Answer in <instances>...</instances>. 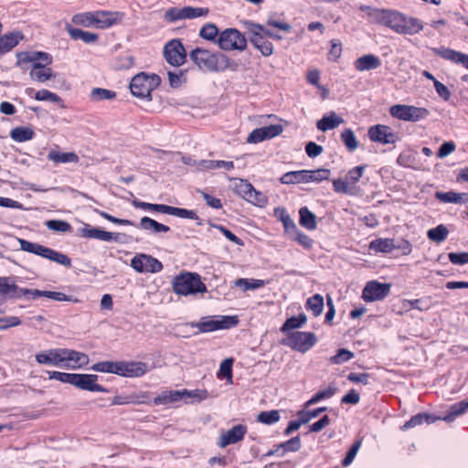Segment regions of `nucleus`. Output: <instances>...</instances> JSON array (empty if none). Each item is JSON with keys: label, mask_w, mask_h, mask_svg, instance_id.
<instances>
[{"label": "nucleus", "mask_w": 468, "mask_h": 468, "mask_svg": "<svg viewBox=\"0 0 468 468\" xmlns=\"http://www.w3.org/2000/svg\"><path fill=\"white\" fill-rule=\"evenodd\" d=\"M56 76L51 68L43 64H33L29 72L30 79L40 83L53 80Z\"/></svg>", "instance_id": "24"}, {"label": "nucleus", "mask_w": 468, "mask_h": 468, "mask_svg": "<svg viewBox=\"0 0 468 468\" xmlns=\"http://www.w3.org/2000/svg\"><path fill=\"white\" fill-rule=\"evenodd\" d=\"M176 294L188 296L198 292H205L207 287L200 276L195 272L184 271L175 276L171 282Z\"/></svg>", "instance_id": "3"}, {"label": "nucleus", "mask_w": 468, "mask_h": 468, "mask_svg": "<svg viewBox=\"0 0 468 468\" xmlns=\"http://www.w3.org/2000/svg\"><path fill=\"white\" fill-rule=\"evenodd\" d=\"M164 214L176 216L181 218H190L194 220H197V225L201 226L202 221L199 219L198 216L194 210H188L186 208L176 207L172 206L165 205Z\"/></svg>", "instance_id": "32"}, {"label": "nucleus", "mask_w": 468, "mask_h": 468, "mask_svg": "<svg viewBox=\"0 0 468 468\" xmlns=\"http://www.w3.org/2000/svg\"><path fill=\"white\" fill-rule=\"evenodd\" d=\"M46 226L48 229L57 231V232H69L71 230V226L69 223L64 220L59 219H51L46 222Z\"/></svg>", "instance_id": "57"}, {"label": "nucleus", "mask_w": 468, "mask_h": 468, "mask_svg": "<svg viewBox=\"0 0 468 468\" xmlns=\"http://www.w3.org/2000/svg\"><path fill=\"white\" fill-rule=\"evenodd\" d=\"M34 99L37 101H49L54 103H60L62 101L61 98L54 93L49 91L48 90H40L37 91L34 95Z\"/></svg>", "instance_id": "59"}, {"label": "nucleus", "mask_w": 468, "mask_h": 468, "mask_svg": "<svg viewBox=\"0 0 468 468\" xmlns=\"http://www.w3.org/2000/svg\"><path fill=\"white\" fill-rule=\"evenodd\" d=\"M435 197L443 203L462 204V203L468 202V194L467 193H455L452 191L436 192Z\"/></svg>", "instance_id": "30"}, {"label": "nucleus", "mask_w": 468, "mask_h": 468, "mask_svg": "<svg viewBox=\"0 0 468 468\" xmlns=\"http://www.w3.org/2000/svg\"><path fill=\"white\" fill-rule=\"evenodd\" d=\"M34 131L27 126H19L11 130L10 137L16 142H27L34 137Z\"/></svg>", "instance_id": "38"}, {"label": "nucleus", "mask_w": 468, "mask_h": 468, "mask_svg": "<svg viewBox=\"0 0 468 468\" xmlns=\"http://www.w3.org/2000/svg\"><path fill=\"white\" fill-rule=\"evenodd\" d=\"M430 115V111L426 108L408 106L407 122H418L426 119Z\"/></svg>", "instance_id": "45"}, {"label": "nucleus", "mask_w": 468, "mask_h": 468, "mask_svg": "<svg viewBox=\"0 0 468 468\" xmlns=\"http://www.w3.org/2000/svg\"><path fill=\"white\" fill-rule=\"evenodd\" d=\"M369 249L375 252L389 253L396 249V243L392 239H376L369 243Z\"/></svg>", "instance_id": "34"}, {"label": "nucleus", "mask_w": 468, "mask_h": 468, "mask_svg": "<svg viewBox=\"0 0 468 468\" xmlns=\"http://www.w3.org/2000/svg\"><path fill=\"white\" fill-rule=\"evenodd\" d=\"M43 58L44 59L49 60V58L48 57V53L41 52V51H35V52H21L17 53V65H21L22 63L30 62L33 64H39L38 58Z\"/></svg>", "instance_id": "41"}, {"label": "nucleus", "mask_w": 468, "mask_h": 468, "mask_svg": "<svg viewBox=\"0 0 468 468\" xmlns=\"http://www.w3.org/2000/svg\"><path fill=\"white\" fill-rule=\"evenodd\" d=\"M274 214L282 222L284 230L287 235H289L291 232L296 231L297 226L291 216L287 213L285 208L277 207L274 210Z\"/></svg>", "instance_id": "36"}, {"label": "nucleus", "mask_w": 468, "mask_h": 468, "mask_svg": "<svg viewBox=\"0 0 468 468\" xmlns=\"http://www.w3.org/2000/svg\"><path fill=\"white\" fill-rule=\"evenodd\" d=\"M279 410H272L269 411H261L257 416V420L262 424L271 425L280 420Z\"/></svg>", "instance_id": "51"}, {"label": "nucleus", "mask_w": 468, "mask_h": 468, "mask_svg": "<svg viewBox=\"0 0 468 468\" xmlns=\"http://www.w3.org/2000/svg\"><path fill=\"white\" fill-rule=\"evenodd\" d=\"M219 48L223 50L243 51L247 48L246 37L236 28L223 30L217 39Z\"/></svg>", "instance_id": "9"}, {"label": "nucleus", "mask_w": 468, "mask_h": 468, "mask_svg": "<svg viewBox=\"0 0 468 468\" xmlns=\"http://www.w3.org/2000/svg\"><path fill=\"white\" fill-rule=\"evenodd\" d=\"M89 361V356L84 353L69 348H60L57 367L74 370L87 366Z\"/></svg>", "instance_id": "10"}, {"label": "nucleus", "mask_w": 468, "mask_h": 468, "mask_svg": "<svg viewBox=\"0 0 468 468\" xmlns=\"http://www.w3.org/2000/svg\"><path fill=\"white\" fill-rule=\"evenodd\" d=\"M91 369L93 371L97 372H104V373H112L118 375V369H119V361L113 362V361H103L94 364L91 367Z\"/></svg>", "instance_id": "52"}, {"label": "nucleus", "mask_w": 468, "mask_h": 468, "mask_svg": "<svg viewBox=\"0 0 468 468\" xmlns=\"http://www.w3.org/2000/svg\"><path fill=\"white\" fill-rule=\"evenodd\" d=\"M232 365L233 358L224 359L219 366V374L226 378L229 383H232Z\"/></svg>", "instance_id": "62"}, {"label": "nucleus", "mask_w": 468, "mask_h": 468, "mask_svg": "<svg viewBox=\"0 0 468 468\" xmlns=\"http://www.w3.org/2000/svg\"><path fill=\"white\" fill-rule=\"evenodd\" d=\"M300 436L292 437V439L279 444V448L282 449L283 453L287 452H297L301 448Z\"/></svg>", "instance_id": "63"}, {"label": "nucleus", "mask_w": 468, "mask_h": 468, "mask_svg": "<svg viewBox=\"0 0 468 468\" xmlns=\"http://www.w3.org/2000/svg\"><path fill=\"white\" fill-rule=\"evenodd\" d=\"M283 132L281 124H271L254 129L248 136L247 142L250 144H258L264 140L274 138Z\"/></svg>", "instance_id": "18"}, {"label": "nucleus", "mask_w": 468, "mask_h": 468, "mask_svg": "<svg viewBox=\"0 0 468 468\" xmlns=\"http://www.w3.org/2000/svg\"><path fill=\"white\" fill-rule=\"evenodd\" d=\"M289 236L306 250H310L314 246V240L308 235L299 230L298 228H296L295 232H291Z\"/></svg>", "instance_id": "50"}, {"label": "nucleus", "mask_w": 468, "mask_h": 468, "mask_svg": "<svg viewBox=\"0 0 468 468\" xmlns=\"http://www.w3.org/2000/svg\"><path fill=\"white\" fill-rule=\"evenodd\" d=\"M368 137L372 142L382 144H392L399 141V135L389 126L378 124L368 130Z\"/></svg>", "instance_id": "16"}, {"label": "nucleus", "mask_w": 468, "mask_h": 468, "mask_svg": "<svg viewBox=\"0 0 468 468\" xmlns=\"http://www.w3.org/2000/svg\"><path fill=\"white\" fill-rule=\"evenodd\" d=\"M376 24L387 27L400 35H415L423 29L422 22L390 9H381Z\"/></svg>", "instance_id": "1"}, {"label": "nucleus", "mask_w": 468, "mask_h": 468, "mask_svg": "<svg viewBox=\"0 0 468 468\" xmlns=\"http://www.w3.org/2000/svg\"><path fill=\"white\" fill-rule=\"evenodd\" d=\"M336 390H337L336 388H335L333 386H329L326 389L318 391L308 401L305 402L304 407L308 408V407L319 402L322 399H329V398L333 397L335 394Z\"/></svg>", "instance_id": "48"}, {"label": "nucleus", "mask_w": 468, "mask_h": 468, "mask_svg": "<svg viewBox=\"0 0 468 468\" xmlns=\"http://www.w3.org/2000/svg\"><path fill=\"white\" fill-rule=\"evenodd\" d=\"M333 187L336 193L346 194L350 196H356L359 192V188L356 186H349L346 179H334Z\"/></svg>", "instance_id": "39"}, {"label": "nucleus", "mask_w": 468, "mask_h": 468, "mask_svg": "<svg viewBox=\"0 0 468 468\" xmlns=\"http://www.w3.org/2000/svg\"><path fill=\"white\" fill-rule=\"evenodd\" d=\"M148 370L147 364L139 361H119L118 375L125 378H138Z\"/></svg>", "instance_id": "21"}, {"label": "nucleus", "mask_w": 468, "mask_h": 468, "mask_svg": "<svg viewBox=\"0 0 468 468\" xmlns=\"http://www.w3.org/2000/svg\"><path fill=\"white\" fill-rule=\"evenodd\" d=\"M48 160L55 164L78 163L80 158L74 152L63 153L57 150H50L48 154Z\"/></svg>", "instance_id": "28"}, {"label": "nucleus", "mask_w": 468, "mask_h": 468, "mask_svg": "<svg viewBox=\"0 0 468 468\" xmlns=\"http://www.w3.org/2000/svg\"><path fill=\"white\" fill-rule=\"evenodd\" d=\"M341 139L349 152H353L358 147V141L351 129H346L341 133Z\"/></svg>", "instance_id": "53"}, {"label": "nucleus", "mask_w": 468, "mask_h": 468, "mask_svg": "<svg viewBox=\"0 0 468 468\" xmlns=\"http://www.w3.org/2000/svg\"><path fill=\"white\" fill-rule=\"evenodd\" d=\"M72 22L76 25L83 27H90L94 25V12H86L73 16Z\"/></svg>", "instance_id": "56"}, {"label": "nucleus", "mask_w": 468, "mask_h": 468, "mask_svg": "<svg viewBox=\"0 0 468 468\" xmlns=\"http://www.w3.org/2000/svg\"><path fill=\"white\" fill-rule=\"evenodd\" d=\"M81 236L87 239H94L102 241L115 240L119 241L121 236H124L121 233L109 232L97 228H90L86 226L80 229Z\"/></svg>", "instance_id": "22"}, {"label": "nucleus", "mask_w": 468, "mask_h": 468, "mask_svg": "<svg viewBox=\"0 0 468 468\" xmlns=\"http://www.w3.org/2000/svg\"><path fill=\"white\" fill-rule=\"evenodd\" d=\"M42 296L52 299L54 301H58V302H73V303L79 302V300L77 298H74L73 296L67 295L60 292L40 291L37 289H34L33 299H37Z\"/></svg>", "instance_id": "31"}, {"label": "nucleus", "mask_w": 468, "mask_h": 468, "mask_svg": "<svg viewBox=\"0 0 468 468\" xmlns=\"http://www.w3.org/2000/svg\"><path fill=\"white\" fill-rule=\"evenodd\" d=\"M317 342V337L312 332H292L288 333L287 338L283 341L285 346L301 352L305 353L310 350Z\"/></svg>", "instance_id": "11"}, {"label": "nucleus", "mask_w": 468, "mask_h": 468, "mask_svg": "<svg viewBox=\"0 0 468 468\" xmlns=\"http://www.w3.org/2000/svg\"><path fill=\"white\" fill-rule=\"evenodd\" d=\"M218 29L216 27V25L212 23H207L204 25L200 31H199V37L209 41H217V37L218 36Z\"/></svg>", "instance_id": "54"}, {"label": "nucleus", "mask_w": 468, "mask_h": 468, "mask_svg": "<svg viewBox=\"0 0 468 468\" xmlns=\"http://www.w3.org/2000/svg\"><path fill=\"white\" fill-rule=\"evenodd\" d=\"M161 83V79L155 74L147 75L141 72L135 75L130 82V90L133 96L141 99L151 98V92L156 89Z\"/></svg>", "instance_id": "6"}, {"label": "nucleus", "mask_w": 468, "mask_h": 468, "mask_svg": "<svg viewBox=\"0 0 468 468\" xmlns=\"http://www.w3.org/2000/svg\"><path fill=\"white\" fill-rule=\"evenodd\" d=\"M22 38L23 35L20 32H11L1 37L0 56L10 51L12 48L17 46Z\"/></svg>", "instance_id": "27"}, {"label": "nucleus", "mask_w": 468, "mask_h": 468, "mask_svg": "<svg viewBox=\"0 0 468 468\" xmlns=\"http://www.w3.org/2000/svg\"><path fill=\"white\" fill-rule=\"evenodd\" d=\"M184 19H193L199 16H206L208 14L207 8L186 6L183 8Z\"/></svg>", "instance_id": "60"}, {"label": "nucleus", "mask_w": 468, "mask_h": 468, "mask_svg": "<svg viewBox=\"0 0 468 468\" xmlns=\"http://www.w3.org/2000/svg\"><path fill=\"white\" fill-rule=\"evenodd\" d=\"M431 51L444 59L460 63L468 69V55L444 47L432 48Z\"/></svg>", "instance_id": "23"}, {"label": "nucleus", "mask_w": 468, "mask_h": 468, "mask_svg": "<svg viewBox=\"0 0 468 468\" xmlns=\"http://www.w3.org/2000/svg\"><path fill=\"white\" fill-rule=\"evenodd\" d=\"M366 169V165H358L352 169H350L346 176V179L348 182L349 186H356V184L360 180L363 176L364 171Z\"/></svg>", "instance_id": "58"}, {"label": "nucleus", "mask_w": 468, "mask_h": 468, "mask_svg": "<svg viewBox=\"0 0 468 468\" xmlns=\"http://www.w3.org/2000/svg\"><path fill=\"white\" fill-rule=\"evenodd\" d=\"M90 100L93 102L112 101L116 98V92L103 88H93L90 93Z\"/></svg>", "instance_id": "40"}, {"label": "nucleus", "mask_w": 468, "mask_h": 468, "mask_svg": "<svg viewBox=\"0 0 468 468\" xmlns=\"http://www.w3.org/2000/svg\"><path fill=\"white\" fill-rule=\"evenodd\" d=\"M331 175V171L326 168H319L316 170H306V183L310 182H321L323 180H328Z\"/></svg>", "instance_id": "46"}, {"label": "nucleus", "mask_w": 468, "mask_h": 468, "mask_svg": "<svg viewBox=\"0 0 468 468\" xmlns=\"http://www.w3.org/2000/svg\"><path fill=\"white\" fill-rule=\"evenodd\" d=\"M306 320L307 319L304 314H300L299 316H292L291 318H288L282 324L281 331L282 333H287L292 329L300 328L306 323Z\"/></svg>", "instance_id": "49"}, {"label": "nucleus", "mask_w": 468, "mask_h": 468, "mask_svg": "<svg viewBox=\"0 0 468 468\" xmlns=\"http://www.w3.org/2000/svg\"><path fill=\"white\" fill-rule=\"evenodd\" d=\"M198 166L203 169H217V168H224L228 171L232 170L234 168V164L232 161H223V160H201L198 163Z\"/></svg>", "instance_id": "43"}, {"label": "nucleus", "mask_w": 468, "mask_h": 468, "mask_svg": "<svg viewBox=\"0 0 468 468\" xmlns=\"http://www.w3.org/2000/svg\"><path fill=\"white\" fill-rule=\"evenodd\" d=\"M131 267L137 272L156 273L162 271L163 264L148 254H137L131 260Z\"/></svg>", "instance_id": "14"}, {"label": "nucleus", "mask_w": 468, "mask_h": 468, "mask_svg": "<svg viewBox=\"0 0 468 468\" xmlns=\"http://www.w3.org/2000/svg\"><path fill=\"white\" fill-rule=\"evenodd\" d=\"M343 122V118L338 116L335 112H331L328 115H324L317 122L316 126L319 131L326 132L338 127Z\"/></svg>", "instance_id": "26"}, {"label": "nucleus", "mask_w": 468, "mask_h": 468, "mask_svg": "<svg viewBox=\"0 0 468 468\" xmlns=\"http://www.w3.org/2000/svg\"><path fill=\"white\" fill-rule=\"evenodd\" d=\"M306 308L313 312L314 316H319L324 310V297L320 294H314L306 301Z\"/></svg>", "instance_id": "44"}, {"label": "nucleus", "mask_w": 468, "mask_h": 468, "mask_svg": "<svg viewBox=\"0 0 468 468\" xmlns=\"http://www.w3.org/2000/svg\"><path fill=\"white\" fill-rule=\"evenodd\" d=\"M18 243L21 250L43 257L65 267L71 266V261L66 254L24 239H18Z\"/></svg>", "instance_id": "5"}, {"label": "nucleus", "mask_w": 468, "mask_h": 468, "mask_svg": "<svg viewBox=\"0 0 468 468\" xmlns=\"http://www.w3.org/2000/svg\"><path fill=\"white\" fill-rule=\"evenodd\" d=\"M235 284L239 287H242L244 291L255 290L264 286L265 282L263 280L258 279H245L239 278L235 281Z\"/></svg>", "instance_id": "55"}, {"label": "nucleus", "mask_w": 468, "mask_h": 468, "mask_svg": "<svg viewBox=\"0 0 468 468\" xmlns=\"http://www.w3.org/2000/svg\"><path fill=\"white\" fill-rule=\"evenodd\" d=\"M299 216V223L303 228L308 230H314L317 228V218L307 207L300 208Z\"/></svg>", "instance_id": "29"}, {"label": "nucleus", "mask_w": 468, "mask_h": 468, "mask_svg": "<svg viewBox=\"0 0 468 468\" xmlns=\"http://www.w3.org/2000/svg\"><path fill=\"white\" fill-rule=\"evenodd\" d=\"M448 234V229L442 224L429 229L427 232L428 238L437 243L444 241L447 239Z\"/></svg>", "instance_id": "47"}, {"label": "nucleus", "mask_w": 468, "mask_h": 468, "mask_svg": "<svg viewBox=\"0 0 468 468\" xmlns=\"http://www.w3.org/2000/svg\"><path fill=\"white\" fill-rule=\"evenodd\" d=\"M390 292V284L377 281L368 282L362 292V298L366 302H375L384 299Z\"/></svg>", "instance_id": "15"}, {"label": "nucleus", "mask_w": 468, "mask_h": 468, "mask_svg": "<svg viewBox=\"0 0 468 468\" xmlns=\"http://www.w3.org/2000/svg\"><path fill=\"white\" fill-rule=\"evenodd\" d=\"M235 188L238 195H239L245 200L248 201V198H250L253 186L247 180L240 179L239 182L236 185Z\"/></svg>", "instance_id": "61"}, {"label": "nucleus", "mask_w": 468, "mask_h": 468, "mask_svg": "<svg viewBox=\"0 0 468 468\" xmlns=\"http://www.w3.org/2000/svg\"><path fill=\"white\" fill-rule=\"evenodd\" d=\"M353 357L354 354L351 351L345 348H341L337 351L336 355L330 358V361L332 364L340 365L349 361Z\"/></svg>", "instance_id": "64"}, {"label": "nucleus", "mask_w": 468, "mask_h": 468, "mask_svg": "<svg viewBox=\"0 0 468 468\" xmlns=\"http://www.w3.org/2000/svg\"><path fill=\"white\" fill-rule=\"evenodd\" d=\"M189 58L202 70L219 72L230 67V60L225 54L201 48L193 49L189 53Z\"/></svg>", "instance_id": "2"}, {"label": "nucleus", "mask_w": 468, "mask_h": 468, "mask_svg": "<svg viewBox=\"0 0 468 468\" xmlns=\"http://www.w3.org/2000/svg\"><path fill=\"white\" fill-rule=\"evenodd\" d=\"M98 376L94 374H77L75 373L72 386L91 392H107V389L101 385L97 384Z\"/></svg>", "instance_id": "19"}, {"label": "nucleus", "mask_w": 468, "mask_h": 468, "mask_svg": "<svg viewBox=\"0 0 468 468\" xmlns=\"http://www.w3.org/2000/svg\"><path fill=\"white\" fill-rule=\"evenodd\" d=\"M60 348H52L35 356L36 361L41 365L57 367Z\"/></svg>", "instance_id": "33"}, {"label": "nucleus", "mask_w": 468, "mask_h": 468, "mask_svg": "<svg viewBox=\"0 0 468 468\" xmlns=\"http://www.w3.org/2000/svg\"><path fill=\"white\" fill-rule=\"evenodd\" d=\"M67 30L71 38L75 40L81 39L86 44L94 43L98 40V35L92 32L83 31L70 26L67 27Z\"/></svg>", "instance_id": "35"}, {"label": "nucleus", "mask_w": 468, "mask_h": 468, "mask_svg": "<svg viewBox=\"0 0 468 468\" xmlns=\"http://www.w3.org/2000/svg\"><path fill=\"white\" fill-rule=\"evenodd\" d=\"M163 53L167 63L174 67L183 65L186 58V51L179 39H172L166 43Z\"/></svg>", "instance_id": "13"}, {"label": "nucleus", "mask_w": 468, "mask_h": 468, "mask_svg": "<svg viewBox=\"0 0 468 468\" xmlns=\"http://www.w3.org/2000/svg\"><path fill=\"white\" fill-rule=\"evenodd\" d=\"M247 426L243 424H238L233 426L231 429L222 432L218 438L217 445L223 449L230 444H235L241 441L247 433Z\"/></svg>", "instance_id": "17"}, {"label": "nucleus", "mask_w": 468, "mask_h": 468, "mask_svg": "<svg viewBox=\"0 0 468 468\" xmlns=\"http://www.w3.org/2000/svg\"><path fill=\"white\" fill-rule=\"evenodd\" d=\"M207 397L206 390H165L154 399V405H168L178 401H187L188 399H196L202 401Z\"/></svg>", "instance_id": "7"}, {"label": "nucleus", "mask_w": 468, "mask_h": 468, "mask_svg": "<svg viewBox=\"0 0 468 468\" xmlns=\"http://www.w3.org/2000/svg\"><path fill=\"white\" fill-rule=\"evenodd\" d=\"M123 17L124 14L121 12L94 11V26L97 28H108L121 22Z\"/></svg>", "instance_id": "20"}, {"label": "nucleus", "mask_w": 468, "mask_h": 468, "mask_svg": "<svg viewBox=\"0 0 468 468\" xmlns=\"http://www.w3.org/2000/svg\"><path fill=\"white\" fill-rule=\"evenodd\" d=\"M248 26L249 32L250 33V43L261 53L264 57H269L273 53V45L266 39L263 35V25L256 24L251 21L245 23Z\"/></svg>", "instance_id": "12"}, {"label": "nucleus", "mask_w": 468, "mask_h": 468, "mask_svg": "<svg viewBox=\"0 0 468 468\" xmlns=\"http://www.w3.org/2000/svg\"><path fill=\"white\" fill-rule=\"evenodd\" d=\"M239 323L236 315L205 316L198 322L191 323L192 327L198 329L199 333H210L217 330L229 329Z\"/></svg>", "instance_id": "8"}, {"label": "nucleus", "mask_w": 468, "mask_h": 468, "mask_svg": "<svg viewBox=\"0 0 468 468\" xmlns=\"http://www.w3.org/2000/svg\"><path fill=\"white\" fill-rule=\"evenodd\" d=\"M468 410V399H463L452 405L448 412L443 417H435L427 413H419L410 418V420L405 422L402 429L414 428L422 424L424 421L428 424L434 423L438 420H442L446 422L453 421L458 416L463 414Z\"/></svg>", "instance_id": "4"}, {"label": "nucleus", "mask_w": 468, "mask_h": 468, "mask_svg": "<svg viewBox=\"0 0 468 468\" xmlns=\"http://www.w3.org/2000/svg\"><path fill=\"white\" fill-rule=\"evenodd\" d=\"M381 66V60L373 54L363 55L356 58L354 67L357 71L377 69Z\"/></svg>", "instance_id": "25"}, {"label": "nucleus", "mask_w": 468, "mask_h": 468, "mask_svg": "<svg viewBox=\"0 0 468 468\" xmlns=\"http://www.w3.org/2000/svg\"><path fill=\"white\" fill-rule=\"evenodd\" d=\"M140 228L150 230L153 233L168 232L170 228L161 224L149 217H143L140 220Z\"/></svg>", "instance_id": "37"}, {"label": "nucleus", "mask_w": 468, "mask_h": 468, "mask_svg": "<svg viewBox=\"0 0 468 468\" xmlns=\"http://www.w3.org/2000/svg\"><path fill=\"white\" fill-rule=\"evenodd\" d=\"M280 180L286 185L306 183V170L287 172Z\"/></svg>", "instance_id": "42"}]
</instances>
